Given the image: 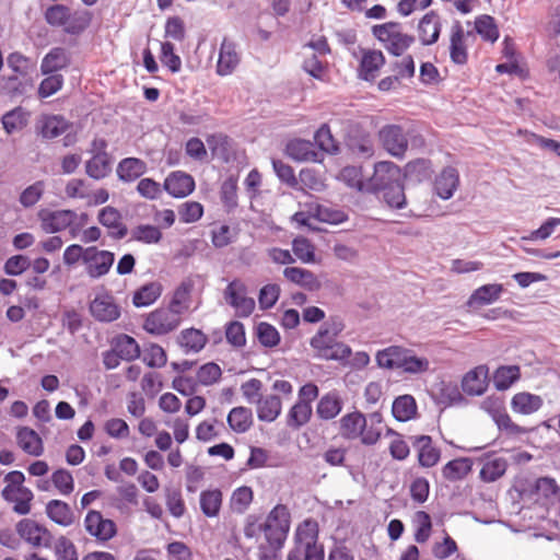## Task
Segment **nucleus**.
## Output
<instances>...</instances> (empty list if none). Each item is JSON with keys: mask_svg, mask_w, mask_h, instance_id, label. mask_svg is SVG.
Returning a JSON list of instances; mask_svg holds the SVG:
<instances>
[{"mask_svg": "<svg viewBox=\"0 0 560 560\" xmlns=\"http://www.w3.org/2000/svg\"><path fill=\"white\" fill-rule=\"evenodd\" d=\"M341 322H332L329 326L324 324L317 332L311 338L310 346L315 352V357L326 361H345L350 358L351 348L337 340L342 331Z\"/></svg>", "mask_w": 560, "mask_h": 560, "instance_id": "obj_1", "label": "nucleus"}, {"mask_svg": "<svg viewBox=\"0 0 560 560\" xmlns=\"http://www.w3.org/2000/svg\"><path fill=\"white\" fill-rule=\"evenodd\" d=\"M317 540V522L305 520L296 528L294 548L289 552L288 560H324V548Z\"/></svg>", "mask_w": 560, "mask_h": 560, "instance_id": "obj_2", "label": "nucleus"}, {"mask_svg": "<svg viewBox=\"0 0 560 560\" xmlns=\"http://www.w3.org/2000/svg\"><path fill=\"white\" fill-rule=\"evenodd\" d=\"M290 530V512L283 504H277L264 523V535L272 550L281 549Z\"/></svg>", "mask_w": 560, "mask_h": 560, "instance_id": "obj_3", "label": "nucleus"}, {"mask_svg": "<svg viewBox=\"0 0 560 560\" xmlns=\"http://www.w3.org/2000/svg\"><path fill=\"white\" fill-rule=\"evenodd\" d=\"M372 34L394 56H401L415 42L413 36L402 33L397 22L374 25Z\"/></svg>", "mask_w": 560, "mask_h": 560, "instance_id": "obj_4", "label": "nucleus"}, {"mask_svg": "<svg viewBox=\"0 0 560 560\" xmlns=\"http://www.w3.org/2000/svg\"><path fill=\"white\" fill-rule=\"evenodd\" d=\"M16 533L32 548H50L54 536L51 532L43 524L32 520L23 518L15 526Z\"/></svg>", "mask_w": 560, "mask_h": 560, "instance_id": "obj_5", "label": "nucleus"}, {"mask_svg": "<svg viewBox=\"0 0 560 560\" xmlns=\"http://www.w3.org/2000/svg\"><path fill=\"white\" fill-rule=\"evenodd\" d=\"M182 323L179 315L167 307L150 312L144 319L143 329L153 336H165L176 330Z\"/></svg>", "mask_w": 560, "mask_h": 560, "instance_id": "obj_6", "label": "nucleus"}, {"mask_svg": "<svg viewBox=\"0 0 560 560\" xmlns=\"http://www.w3.org/2000/svg\"><path fill=\"white\" fill-rule=\"evenodd\" d=\"M115 262V254L107 249H101L97 246H89V252L84 261V272L92 279L97 280L107 276Z\"/></svg>", "mask_w": 560, "mask_h": 560, "instance_id": "obj_7", "label": "nucleus"}, {"mask_svg": "<svg viewBox=\"0 0 560 560\" xmlns=\"http://www.w3.org/2000/svg\"><path fill=\"white\" fill-rule=\"evenodd\" d=\"M402 183L400 168L393 162L382 161L375 164L374 173L369 178V194H380L386 187Z\"/></svg>", "mask_w": 560, "mask_h": 560, "instance_id": "obj_8", "label": "nucleus"}, {"mask_svg": "<svg viewBox=\"0 0 560 560\" xmlns=\"http://www.w3.org/2000/svg\"><path fill=\"white\" fill-rule=\"evenodd\" d=\"M246 285L240 280H233L224 290V299L237 317H248L255 310V300L246 296Z\"/></svg>", "mask_w": 560, "mask_h": 560, "instance_id": "obj_9", "label": "nucleus"}, {"mask_svg": "<svg viewBox=\"0 0 560 560\" xmlns=\"http://www.w3.org/2000/svg\"><path fill=\"white\" fill-rule=\"evenodd\" d=\"M380 140L384 149L396 158H402L408 148L407 135L398 125H386L380 132Z\"/></svg>", "mask_w": 560, "mask_h": 560, "instance_id": "obj_10", "label": "nucleus"}, {"mask_svg": "<svg viewBox=\"0 0 560 560\" xmlns=\"http://www.w3.org/2000/svg\"><path fill=\"white\" fill-rule=\"evenodd\" d=\"M84 528L100 541H107L116 535V524L104 518L102 513L95 510L88 512L84 518Z\"/></svg>", "mask_w": 560, "mask_h": 560, "instance_id": "obj_11", "label": "nucleus"}, {"mask_svg": "<svg viewBox=\"0 0 560 560\" xmlns=\"http://www.w3.org/2000/svg\"><path fill=\"white\" fill-rule=\"evenodd\" d=\"M91 315L102 323H112L120 317V306L108 293L98 294L90 303Z\"/></svg>", "mask_w": 560, "mask_h": 560, "instance_id": "obj_12", "label": "nucleus"}, {"mask_svg": "<svg viewBox=\"0 0 560 560\" xmlns=\"http://www.w3.org/2000/svg\"><path fill=\"white\" fill-rule=\"evenodd\" d=\"M412 445L418 454V463L421 467L431 468L435 466L441 458V451L433 445L432 438L429 435H418L411 438Z\"/></svg>", "mask_w": 560, "mask_h": 560, "instance_id": "obj_13", "label": "nucleus"}, {"mask_svg": "<svg viewBox=\"0 0 560 560\" xmlns=\"http://www.w3.org/2000/svg\"><path fill=\"white\" fill-rule=\"evenodd\" d=\"M97 220L100 224L108 230V235L115 240H121L128 233V229L122 222L121 213L112 206L101 209Z\"/></svg>", "mask_w": 560, "mask_h": 560, "instance_id": "obj_14", "label": "nucleus"}, {"mask_svg": "<svg viewBox=\"0 0 560 560\" xmlns=\"http://www.w3.org/2000/svg\"><path fill=\"white\" fill-rule=\"evenodd\" d=\"M3 499L13 503V511L19 515H26L31 512V502L34 494L27 487L5 486L2 490Z\"/></svg>", "mask_w": 560, "mask_h": 560, "instance_id": "obj_15", "label": "nucleus"}, {"mask_svg": "<svg viewBox=\"0 0 560 560\" xmlns=\"http://www.w3.org/2000/svg\"><path fill=\"white\" fill-rule=\"evenodd\" d=\"M163 188L175 198H184L195 189V180L191 175L175 171L164 180Z\"/></svg>", "mask_w": 560, "mask_h": 560, "instance_id": "obj_16", "label": "nucleus"}, {"mask_svg": "<svg viewBox=\"0 0 560 560\" xmlns=\"http://www.w3.org/2000/svg\"><path fill=\"white\" fill-rule=\"evenodd\" d=\"M71 215L68 209L55 211L43 209L38 212L40 229L47 234L62 232L70 224L69 218Z\"/></svg>", "mask_w": 560, "mask_h": 560, "instance_id": "obj_17", "label": "nucleus"}, {"mask_svg": "<svg viewBox=\"0 0 560 560\" xmlns=\"http://www.w3.org/2000/svg\"><path fill=\"white\" fill-rule=\"evenodd\" d=\"M459 185V174L455 167L447 166L435 177L434 190L436 195L448 200L453 197Z\"/></svg>", "mask_w": 560, "mask_h": 560, "instance_id": "obj_18", "label": "nucleus"}, {"mask_svg": "<svg viewBox=\"0 0 560 560\" xmlns=\"http://www.w3.org/2000/svg\"><path fill=\"white\" fill-rule=\"evenodd\" d=\"M238 63L240 55L236 51V45L232 40L224 38L220 47L217 73L222 77L229 75L235 70Z\"/></svg>", "mask_w": 560, "mask_h": 560, "instance_id": "obj_19", "label": "nucleus"}, {"mask_svg": "<svg viewBox=\"0 0 560 560\" xmlns=\"http://www.w3.org/2000/svg\"><path fill=\"white\" fill-rule=\"evenodd\" d=\"M466 36H470V32L465 34L460 22L456 21L452 26L450 38V57L456 65H465L467 62L468 54L465 46Z\"/></svg>", "mask_w": 560, "mask_h": 560, "instance_id": "obj_20", "label": "nucleus"}, {"mask_svg": "<svg viewBox=\"0 0 560 560\" xmlns=\"http://www.w3.org/2000/svg\"><path fill=\"white\" fill-rule=\"evenodd\" d=\"M343 408V399L337 390L324 394L316 406V415L319 419L328 421L335 419Z\"/></svg>", "mask_w": 560, "mask_h": 560, "instance_id": "obj_21", "label": "nucleus"}, {"mask_svg": "<svg viewBox=\"0 0 560 560\" xmlns=\"http://www.w3.org/2000/svg\"><path fill=\"white\" fill-rule=\"evenodd\" d=\"M365 424L366 417L362 412L353 411L347 413L339 420V434L345 440H358Z\"/></svg>", "mask_w": 560, "mask_h": 560, "instance_id": "obj_22", "label": "nucleus"}, {"mask_svg": "<svg viewBox=\"0 0 560 560\" xmlns=\"http://www.w3.org/2000/svg\"><path fill=\"white\" fill-rule=\"evenodd\" d=\"M45 511L50 521L62 527L71 526L75 521L71 506L61 500H50L46 504Z\"/></svg>", "mask_w": 560, "mask_h": 560, "instance_id": "obj_23", "label": "nucleus"}, {"mask_svg": "<svg viewBox=\"0 0 560 560\" xmlns=\"http://www.w3.org/2000/svg\"><path fill=\"white\" fill-rule=\"evenodd\" d=\"M69 128L68 121L58 115L43 116L36 124L37 132L44 139H55L67 131Z\"/></svg>", "mask_w": 560, "mask_h": 560, "instance_id": "obj_24", "label": "nucleus"}, {"mask_svg": "<svg viewBox=\"0 0 560 560\" xmlns=\"http://www.w3.org/2000/svg\"><path fill=\"white\" fill-rule=\"evenodd\" d=\"M16 443L23 452L31 456H40L44 453V444L38 433L28 428L22 427L16 432Z\"/></svg>", "mask_w": 560, "mask_h": 560, "instance_id": "obj_25", "label": "nucleus"}, {"mask_svg": "<svg viewBox=\"0 0 560 560\" xmlns=\"http://www.w3.org/2000/svg\"><path fill=\"white\" fill-rule=\"evenodd\" d=\"M418 32L423 45L434 44L441 33L440 16L434 11L427 13L419 22Z\"/></svg>", "mask_w": 560, "mask_h": 560, "instance_id": "obj_26", "label": "nucleus"}, {"mask_svg": "<svg viewBox=\"0 0 560 560\" xmlns=\"http://www.w3.org/2000/svg\"><path fill=\"white\" fill-rule=\"evenodd\" d=\"M384 63L385 57L381 50L364 51L359 68L360 78L364 81H373Z\"/></svg>", "mask_w": 560, "mask_h": 560, "instance_id": "obj_27", "label": "nucleus"}, {"mask_svg": "<svg viewBox=\"0 0 560 560\" xmlns=\"http://www.w3.org/2000/svg\"><path fill=\"white\" fill-rule=\"evenodd\" d=\"M503 292V285L500 283L483 284L476 289L467 301L469 307H478L492 304L498 301Z\"/></svg>", "mask_w": 560, "mask_h": 560, "instance_id": "obj_28", "label": "nucleus"}, {"mask_svg": "<svg viewBox=\"0 0 560 560\" xmlns=\"http://www.w3.org/2000/svg\"><path fill=\"white\" fill-rule=\"evenodd\" d=\"M488 369L479 365L469 371L462 381V388L468 395H481L487 388Z\"/></svg>", "mask_w": 560, "mask_h": 560, "instance_id": "obj_29", "label": "nucleus"}, {"mask_svg": "<svg viewBox=\"0 0 560 560\" xmlns=\"http://www.w3.org/2000/svg\"><path fill=\"white\" fill-rule=\"evenodd\" d=\"M223 503V493L220 489H207L200 492L199 505L202 514L208 518L220 515Z\"/></svg>", "mask_w": 560, "mask_h": 560, "instance_id": "obj_30", "label": "nucleus"}, {"mask_svg": "<svg viewBox=\"0 0 560 560\" xmlns=\"http://www.w3.org/2000/svg\"><path fill=\"white\" fill-rule=\"evenodd\" d=\"M147 163L138 158H125L117 165L118 178L125 183H131L147 172Z\"/></svg>", "mask_w": 560, "mask_h": 560, "instance_id": "obj_31", "label": "nucleus"}, {"mask_svg": "<svg viewBox=\"0 0 560 560\" xmlns=\"http://www.w3.org/2000/svg\"><path fill=\"white\" fill-rule=\"evenodd\" d=\"M288 155L295 161L318 162L319 154L315 151L311 141L294 139L288 142L285 149Z\"/></svg>", "mask_w": 560, "mask_h": 560, "instance_id": "obj_32", "label": "nucleus"}, {"mask_svg": "<svg viewBox=\"0 0 560 560\" xmlns=\"http://www.w3.org/2000/svg\"><path fill=\"white\" fill-rule=\"evenodd\" d=\"M406 354H408V348H404L400 346H390L377 351L376 362L378 366L384 369L401 370Z\"/></svg>", "mask_w": 560, "mask_h": 560, "instance_id": "obj_33", "label": "nucleus"}, {"mask_svg": "<svg viewBox=\"0 0 560 560\" xmlns=\"http://www.w3.org/2000/svg\"><path fill=\"white\" fill-rule=\"evenodd\" d=\"M544 405V399L539 395L521 392L513 396L511 408L520 415H532L538 411Z\"/></svg>", "mask_w": 560, "mask_h": 560, "instance_id": "obj_34", "label": "nucleus"}, {"mask_svg": "<svg viewBox=\"0 0 560 560\" xmlns=\"http://www.w3.org/2000/svg\"><path fill=\"white\" fill-rule=\"evenodd\" d=\"M283 276L290 282L295 283L308 291H315L320 288V282L314 272L300 267H287L283 270Z\"/></svg>", "mask_w": 560, "mask_h": 560, "instance_id": "obj_35", "label": "nucleus"}, {"mask_svg": "<svg viewBox=\"0 0 560 560\" xmlns=\"http://www.w3.org/2000/svg\"><path fill=\"white\" fill-rule=\"evenodd\" d=\"M192 291V283L190 281H183L174 291L172 299L166 306L167 308L179 315L182 319L183 315L189 310L190 306V294Z\"/></svg>", "mask_w": 560, "mask_h": 560, "instance_id": "obj_36", "label": "nucleus"}, {"mask_svg": "<svg viewBox=\"0 0 560 560\" xmlns=\"http://www.w3.org/2000/svg\"><path fill=\"white\" fill-rule=\"evenodd\" d=\"M208 341L207 336L199 329L187 328L180 331L178 343L185 353L200 352Z\"/></svg>", "mask_w": 560, "mask_h": 560, "instance_id": "obj_37", "label": "nucleus"}, {"mask_svg": "<svg viewBox=\"0 0 560 560\" xmlns=\"http://www.w3.org/2000/svg\"><path fill=\"white\" fill-rule=\"evenodd\" d=\"M282 401L277 395H267L257 402V417L260 421L272 422L281 413Z\"/></svg>", "mask_w": 560, "mask_h": 560, "instance_id": "obj_38", "label": "nucleus"}, {"mask_svg": "<svg viewBox=\"0 0 560 560\" xmlns=\"http://www.w3.org/2000/svg\"><path fill=\"white\" fill-rule=\"evenodd\" d=\"M383 431V418L380 412H372L366 418V424L362 429L359 439L363 445H375Z\"/></svg>", "mask_w": 560, "mask_h": 560, "instance_id": "obj_39", "label": "nucleus"}, {"mask_svg": "<svg viewBox=\"0 0 560 560\" xmlns=\"http://www.w3.org/2000/svg\"><path fill=\"white\" fill-rule=\"evenodd\" d=\"M162 284L152 281L141 285L133 293L132 303L136 307H145L153 304L162 294Z\"/></svg>", "mask_w": 560, "mask_h": 560, "instance_id": "obj_40", "label": "nucleus"}, {"mask_svg": "<svg viewBox=\"0 0 560 560\" xmlns=\"http://www.w3.org/2000/svg\"><path fill=\"white\" fill-rule=\"evenodd\" d=\"M338 179L343 182L349 188L355 189L360 192H369V178L364 179L362 168L358 166L343 167L338 176Z\"/></svg>", "mask_w": 560, "mask_h": 560, "instance_id": "obj_41", "label": "nucleus"}, {"mask_svg": "<svg viewBox=\"0 0 560 560\" xmlns=\"http://www.w3.org/2000/svg\"><path fill=\"white\" fill-rule=\"evenodd\" d=\"M471 467L472 462L470 458H455L443 466L442 476L448 481L462 480L471 471Z\"/></svg>", "mask_w": 560, "mask_h": 560, "instance_id": "obj_42", "label": "nucleus"}, {"mask_svg": "<svg viewBox=\"0 0 560 560\" xmlns=\"http://www.w3.org/2000/svg\"><path fill=\"white\" fill-rule=\"evenodd\" d=\"M228 424L235 433L247 432L253 424V412L246 407H234L228 415Z\"/></svg>", "mask_w": 560, "mask_h": 560, "instance_id": "obj_43", "label": "nucleus"}, {"mask_svg": "<svg viewBox=\"0 0 560 560\" xmlns=\"http://www.w3.org/2000/svg\"><path fill=\"white\" fill-rule=\"evenodd\" d=\"M69 65V58L65 48H52L42 60L43 74L55 73Z\"/></svg>", "mask_w": 560, "mask_h": 560, "instance_id": "obj_44", "label": "nucleus"}, {"mask_svg": "<svg viewBox=\"0 0 560 560\" xmlns=\"http://www.w3.org/2000/svg\"><path fill=\"white\" fill-rule=\"evenodd\" d=\"M312 413V405L306 404V401H296L287 415V425L299 430L311 420Z\"/></svg>", "mask_w": 560, "mask_h": 560, "instance_id": "obj_45", "label": "nucleus"}, {"mask_svg": "<svg viewBox=\"0 0 560 560\" xmlns=\"http://www.w3.org/2000/svg\"><path fill=\"white\" fill-rule=\"evenodd\" d=\"M392 413L398 421L405 422L417 413V402L411 395L398 396L392 406Z\"/></svg>", "mask_w": 560, "mask_h": 560, "instance_id": "obj_46", "label": "nucleus"}, {"mask_svg": "<svg viewBox=\"0 0 560 560\" xmlns=\"http://www.w3.org/2000/svg\"><path fill=\"white\" fill-rule=\"evenodd\" d=\"M110 158L108 153L93 154L85 164L86 174L94 179H102L110 173Z\"/></svg>", "mask_w": 560, "mask_h": 560, "instance_id": "obj_47", "label": "nucleus"}, {"mask_svg": "<svg viewBox=\"0 0 560 560\" xmlns=\"http://www.w3.org/2000/svg\"><path fill=\"white\" fill-rule=\"evenodd\" d=\"M521 377L518 365L499 366L493 374V384L499 390L509 389Z\"/></svg>", "mask_w": 560, "mask_h": 560, "instance_id": "obj_48", "label": "nucleus"}, {"mask_svg": "<svg viewBox=\"0 0 560 560\" xmlns=\"http://www.w3.org/2000/svg\"><path fill=\"white\" fill-rule=\"evenodd\" d=\"M91 21L92 13L89 10L69 11V20L63 30L68 34L78 35L89 27Z\"/></svg>", "mask_w": 560, "mask_h": 560, "instance_id": "obj_49", "label": "nucleus"}, {"mask_svg": "<svg viewBox=\"0 0 560 560\" xmlns=\"http://www.w3.org/2000/svg\"><path fill=\"white\" fill-rule=\"evenodd\" d=\"M508 468V463L502 457L487 460L480 469V479L485 482H493L502 477Z\"/></svg>", "mask_w": 560, "mask_h": 560, "instance_id": "obj_50", "label": "nucleus"}, {"mask_svg": "<svg viewBox=\"0 0 560 560\" xmlns=\"http://www.w3.org/2000/svg\"><path fill=\"white\" fill-rule=\"evenodd\" d=\"M27 114L22 107H16L2 117V126L7 133L11 135L22 130L27 124Z\"/></svg>", "mask_w": 560, "mask_h": 560, "instance_id": "obj_51", "label": "nucleus"}, {"mask_svg": "<svg viewBox=\"0 0 560 560\" xmlns=\"http://www.w3.org/2000/svg\"><path fill=\"white\" fill-rule=\"evenodd\" d=\"M430 370V361L425 357H419L413 350L408 349L401 371L407 374H423Z\"/></svg>", "mask_w": 560, "mask_h": 560, "instance_id": "obj_52", "label": "nucleus"}, {"mask_svg": "<svg viewBox=\"0 0 560 560\" xmlns=\"http://www.w3.org/2000/svg\"><path fill=\"white\" fill-rule=\"evenodd\" d=\"M475 30L487 42L494 43L499 38V30L494 19L483 14L476 19Z\"/></svg>", "mask_w": 560, "mask_h": 560, "instance_id": "obj_53", "label": "nucleus"}, {"mask_svg": "<svg viewBox=\"0 0 560 560\" xmlns=\"http://www.w3.org/2000/svg\"><path fill=\"white\" fill-rule=\"evenodd\" d=\"M382 199L390 207L395 209H401L406 206V196L402 183L386 187L381 191Z\"/></svg>", "mask_w": 560, "mask_h": 560, "instance_id": "obj_54", "label": "nucleus"}, {"mask_svg": "<svg viewBox=\"0 0 560 560\" xmlns=\"http://www.w3.org/2000/svg\"><path fill=\"white\" fill-rule=\"evenodd\" d=\"M115 349L122 360L131 361L140 357V348L135 338L122 335L116 341Z\"/></svg>", "mask_w": 560, "mask_h": 560, "instance_id": "obj_55", "label": "nucleus"}, {"mask_svg": "<svg viewBox=\"0 0 560 560\" xmlns=\"http://www.w3.org/2000/svg\"><path fill=\"white\" fill-rule=\"evenodd\" d=\"M256 335L259 343L266 348H273L280 342L278 330L266 322H261L257 325Z\"/></svg>", "mask_w": 560, "mask_h": 560, "instance_id": "obj_56", "label": "nucleus"}, {"mask_svg": "<svg viewBox=\"0 0 560 560\" xmlns=\"http://www.w3.org/2000/svg\"><path fill=\"white\" fill-rule=\"evenodd\" d=\"M51 483L62 495H69L74 490V480L71 472L60 468L52 472Z\"/></svg>", "mask_w": 560, "mask_h": 560, "instance_id": "obj_57", "label": "nucleus"}, {"mask_svg": "<svg viewBox=\"0 0 560 560\" xmlns=\"http://www.w3.org/2000/svg\"><path fill=\"white\" fill-rule=\"evenodd\" d=\"M292 250L304 264L315 262V248L313 244L305 237H296L292 242Z\"/></svg>", "mask_w": 560, "mask_h": 560, "instance_id": "obj_58", "label": "nucleus"}, {"mask_svg": "<svg viewBox=\"0 0 560 560\" xmlns=\"http://www.w3.org/2000/svg\"><path fill=\"white\" fill-rule=\"evenodd\" d=\"M415 540L419 544L425 542L431 535L432 522L430 515L424 511H418L415 515Z\"/></svg>", "mask_w": 560, "mask_h": 560, "instance_id": "obj_59", "label": "nucleus"}, {"mask_svg": "<svg viewBox=\"0 0 560 560\" xmlns=\"http://www.w3.org/2000/svg\"><path fill=\"white\" fill-rule=\"evenodd\" d=\"M387 435L393 436L388 446L390 456L396 460H405L410 454L408 443L404 440L401 434L392 429H387Z\"/></svg>", "mask_w": 560, "mask_h": 560, "instance_id": "obj_60", "label": "nucleus"}, {"mask_svg": "<svg viewBox=\"0 0 560 560\" xmlns=\"http://www.w3.org/2000/svg\"><path fill=\"white\" fill-rule=\"evenodd\" d=\"M315 143L318 145V148L327 153H337L338 152V145L335 141L330 128L328 125L323 124L314 136Z\"/></svg>", "mask_w": 560, "mask_h": 560, "instance_id": "obj_61", "label": "nucleus"}, {"mask_svg": "<svg viewBox=\"0 0 560 560\" xmlns=\"http://www.w3.org/2000/svg\"><path fill=\"white\" fill-rule=\"evenodd\" d=\"M132 237L144 244H156L161 241L162 233L158 226L141 224L133 229Z\"/></svg>", "mask_w": 560, "mask_h": 560, "instance_id": "obj_62", "label": "nucleus"}, {"mask_svg": "<svg viewBox=\"0 0 560 560\" xmlns=\"http://www.w3.org/2000/svg\"><path fill=\"white\" fill-rule=\"evenodd\" d=\"M7 63L18 75L26 77L35 67V63L20 52H12L7 58Z\"/></svg>", "mask_w": 560, "mask_h": 560, "instance_id": "obj_63", "label": "nucleus"}, {"mask_svg": "<svg viewBox=\"0 0 560 560\" xmlns=\"http://www.w3.org/2000/svg\"><path fill=\"white\" fill-rule=\"evenodd\" d=\"M57 560H79L74 544L65 536H60L54 547Z\"/></svg>", "mask_w": 560, "mask_h": 560, "instance_id": "obj_64", "label": "nucleus"}]
</instances>
